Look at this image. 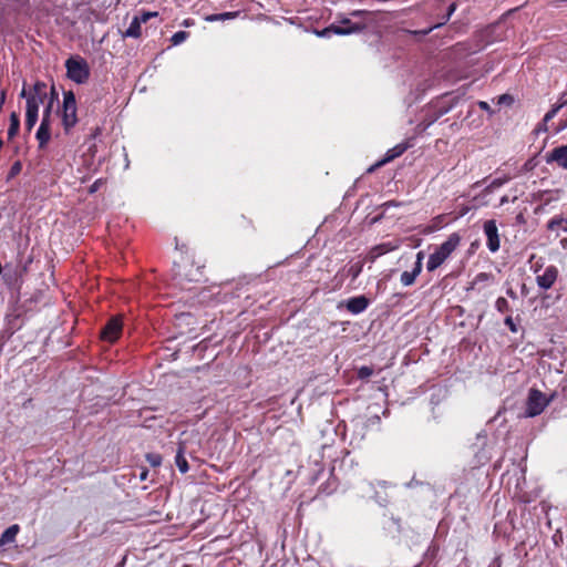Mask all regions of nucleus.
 <instances>
[{
  "mask_svg": "<svg viewBox=\"0 0 567 567\" xmlns=\"http://www.w3.org/2000/svg\"><path fill=\"white\" fill-rule=\"evenodd\" d=\"M48 96L47 85L43 82H35L32 86V95H29L25 105V121L24 126L28 132H31L38 122L39 109Z\"/></svg>",
  "mask_w": 567,
  "mask_h": 567,
  "instance_id": "f257e3e1",
  "label": "nucleus"
},
{
  "mask_svg": "<svg viewBox=\"0 0 567 567\" xmlns=\"http://www.w3.org/2000/svg\"><path fill=\"white\" fill-rule=\"evenodd\" d=\"M461 243V236L457 233L451 234L447 239L437 246L430 255L426 262L427 271L437 269L455 251Z\"/></svg>",
  "mask_w": 567,
  "mask_h": 567,
  "instance_id": "f03ea898",
  "label": "nucleus"
},
{
  "mask_svg": "<svg viewBox=\"0 0 567 567\" xmlns=\"http://www.w3.org/2000/svg\"><path fill=\"white\" fill-rule=\"evenodd\" d=\"M554 394L546 395L538 389H530L526 399L525 417H535L539 415L553 401Z\"/></svg>",
  "mask_w": 567,
  "mask_h": 567,
  "instance_id": "7ed1b4c3",
  "label": "nucleus"
},
{
  "mask_svg": "<svg viewBox=\"0 0 567 567\" xmlns=\"http://www.w3.org/2000/svg\"><path fill=\"white\" fill-rule=\"evenodd\" d=\"M76 110V100L74 93L72 91L64 92L61 117L65 132H69L78 123Z\"/></svg>",
  "mask_w": 567,
  "mask_h": 567,
  "instance_id": "20e7f679",
  "label": "nucleus"
},
{
  "mask_svg": "<svg viewBox=\"0 0 567 567\" xmlns=\"http://www.w3.org/2000/svg\"><path fill=\"white\" fill-rule=\"evenodd\" d=\"M65 68L68 78L78 84L85 83L90 76L89 65L86 61L80 56L68 59Z\"/></svg>",
  "mask_w": 567,
  "mask_h": 567,
  "instance_id": "39448f33",
  "label": "nucleus"
},
{
  "mask_svg": "<svg viewBox=\"0 0 567 567\" xmlns=\"http://www.w3.org/2000/svg\"><path fill=\"white\" fill-rule=\"evenodd\" d=\"M486 236V245L491 252H496L501 247L498 228L494 219L486 220L483 226Z\"/></svg>",
  "mask_w": 567,
  "mask_h": 567,
  "instance_id": "423d86ee",
  "label": "nucleus"
},
{
  "mask_svg": "<svg viewBox=\"0 0 567 567\" xmlns=\"http://www.w3.org/2000/svg\"><path fill=\"white\" fill-rule=\"evenodd\" d=\"M559 275V270L556 266L549 265L547 266L543 274H538L536 276V284L542 290H549L553 288L555 282L557 281Z\"/></svg>",
  "mask_w": 567,
  "mask_h": 567,
  "instance_id": "0eeeda50",
  "label": "nucleus"
},
{
  "mask_svg": "<svg viewBox=\"0 0 567 567\" xmlns=\"http://www.w3.org/2000/svg\"><path fill=\"white\" fill-rule=\"evenodd\" d=\"M365 28L364 24H352L350 28H343L337 24H331L321 31H317V35L320 38L330 37L332 33L337 35H348L362 31Z\"/></svg>",
  "mask_w": 567,
  "mask_h": 567,
  "instance_id": "6e6552de",
  "label": "nucleus"
},
{
  "mask_svg": "<svg viewBox=\"0 0 567 567\" xmlns=\"http://www.w3.org/2000/svg\"><path fill=\"white\" fill-rule=\"evenodd\" d=\"M122 331V321L120 318L115 317L109 320L101 332V337L103 340L109 342H114L118 339Z\"/></svg>",
  "mask_w": 567,
  "mask_h": 567,
  "instance_id": "1a4fd4ad",
  "label": "nucleus"
},
{
  "mask_svg": "<svg viewBox=\"0 0 567 567\" xmlns=\"http://www.w3.org/2000/svg\"><path fill=\"white\" fill-rule=\"evenodd\" d=\"M546 162L557 163V165L564 169H567V145L558 146L547 154Z\"/></svg>",
  "mask_w": 567,
  "mask_h": 567,
  "instance_id": "9d476101",
  "label": "nucleus"
},
{
  "mask_svg": "<svg viewBox=\"0 0 567 567\" xmlns=\"http://www.w3.org/2000/svg\"><path fill=\"white\" fill-rule=\"evenodd\" d=\"M369 306V300L364 296L353 297L348 300L347 309L353 313L359 315L363 312Z\"/></svg>",
  "mask_w": 567,
  "mask_h": 567,
  "instance_id": "9b49d317",
  "label": "nucleus"
},
{
  "mask_svg": "<svg viewBox=\"0 0 567 567\" xmlns=\"http://www.w3.org/2000/svg\"><path fill=\"white\" fill-rule=\"evenodd\" d=\"M547 229L555 233L558 237L561 233H567V218L561 215L554 216L547 223Z\"/></svg>",
  "mask_w": 567,
  "mask_h": 567,
  "instance_id": "f8f14e48",
  "label": "nucleus"
},
{
  "mask_svg": "<svg viewBox=\"0 0 567 567\" xmlns=\"http://www.w3.org/2000/svg\"><path fill=\"white\" fill-rule=\"evenodd\" d=\"M406 148H408V146L405 144L395 145L394 147H392L391 150H389L386 152L383 159H381L380 162H378L375 164V167H380V166L393 161L394 158L399 157L400 155H402L405 152Z\"/></svg>",
  "mask_w": 567,
  "mask_h": 567,
  "instance_id": "ddd939ff",
  "label": "nucleus"
},
{
  "mask_svg": "<svg viewBox=\"0 0 567 567\" xmlns=\"http://www.w3.org/2000/svg\"><path fill=\"white\" fill-rule=\"evenodd\" d=\"M35 137L39 142V147L43 148L51 138V126L47 125V123H40Z\"/></svg>",
  "mask_w": 567,
  "mask_h": 567,
  "instance_id": "4468645a",
  "label": "nucleus"
},
{
  "mask_svg": "<svg viewBox=\"0 0 567 567\" xmlns=\"http://www.w3.org/2000/svg\"><path fill=\"white\" fill-rule=\"evenodd\" d=\"M19 525L14 524L8 527L0 536V546L13 543L19 533Z\"/></svg>",
  "mask_w": 567,
  "mask_h": 567,
  "instance_id": "2eb2a0df",
  "label": "nucleus"
},
{
  "mask_svg": "<svg viewBox=\"0 0 567 567\" xmlns=\"http://www.w3.org/2000/svg\"><path fill=\"white\" fill-rule=\"evenodd\" d=\"M141 20L138 17H134L130 23V27L123 33L124 38H138L141 35Z\"/></svg>",
  "mask_w": 567,
  "mask_h": 567,
  "instance_id": "dca6fc26",
  "label": "nucleus"
},
{
  "mask_svg": "<svg viewBox=\"0 0 567 567\" xmlns=\"http://www.w3.org/2000/svg\"><path fill=\"white\" fill-rule=\"evenodd\" d=\"M175 464L177 466V468L179 470L181 473H186L188 471V463L184 456V446L181 444L178 450H177V453H176V456H175Z\"/></svg>",
  "mask_w": 567,
  "mask_h": 567,
  "instance_id": "f3484780",
  "label": "nucleus"
},
{
  "mask_svg": "<svg viewBox=\"0 0 567 567\" xmlns=\"http://www.w3.org/2000/svg\"><path fill=\"white\" fill-rule=\"evenodd\" d=\"M421 271L415 267L411 271H403L400 278L401 284L405 287L413 285Z\"/></svg>",
  "mask_w": 567,
  "mask_h": 567,
  "instance_id": "a211bd4d",
  "label": "nucleus"
},
{
  "mask_svg": "<svg viewBox=\"0 0 567 567\" xmlns=\"http://www.w3.org/2000/svg\"><path fill=\"white\" fill-rule=\"evenodd\" d=\"M19 127H20L19 115L16 112H12L10 115V126L8 130V138L9 140L13 138L18 134Z\"/></svg>",
  "mask_w": 567,
  "mask_h": 567,
  "instance_id": "6ab92c4d",
  "label": "nucleus"
},
{
  "mask_svg": "<svg viewBox=\"0 0 567 567\" xmlns=\"http://www.w3.org/2000/svg\"><path fill=\"white\" fill-rule=\"evenodd\" d=\"M509 181V177L508 176H504V177H497L495 179H493L487 186L486 188L484 189V193L486 194H491L493 193L495 189L502 187L504 184H506L507 182Z\"/></svg>",
  "mask_w": 567,
  "mask_h": 567,
  "instance_id": "aec40b11",
  "label": "nucleus"
},
{
  "mask_svg": "<svg viewBox=\"0 0 567 567\" xmlns=\"http://www.w3.org/2000/svg\"><path fill=\"white\" fill-rule=\"evenodd\" d=\"M455 9H456V4H455V3L450 4L449 10H447V13H446V16L444 17L443 21L439 22L437 24H435V25H433V27H431V28H429V29H425V30H423V31H420V33H422L423 35H426V34H429L432 30H434L435 28H439V27H441V25L445 24V23H446V21H449V19L451 18V16L454 13Z\"/></svg>",
  "mask_w": 567,
  "mask_h": 567,
  "instance_id": "412c9836",
  "label": "nucleus"
},
{
  "mask_svg": "<svg viewBox=\"0 0 567 567\" xmlns=\"http://www.w3.org/2000/svg\"><path fill=\"white\" fill-rule=\"evenodd\" d=\"M238 16V12H225V13H216V14H210V16H207L205 18L206 21L208 22H214V21H224V20H229V19H234Z\"/></svg>",
  "mask_w": 567,
  "mask_h": 567,
  "instance_id": "4be33fe9",
  "label": "nucleus"
},
{
  "mask_svg": "<svg viewBox=\"0 0 567 567\" xmlns=\"http://www.w3.org/2000/svg\"><path fill=\"white\" fill-rule=\"evenodd\" d=\"M566 103H567L566 101H563L561 103H558V104L554 105V106H553V109H551L550 111H548V112L545 114V116H544L543 121H544V122H546V123H548L550 120H553V118L556 116V114L558 113V111H559V110H560V109H561Z\"/></svg>",
  "mask_w": 567,
  "mask_h": 567,
  "instance_id": "5701e85b",
  "label": "nucleus"
},
{
  "mask_svg": "<svg viewBox=\"0 0 567 567\" xmlns=\"http://www.w3.org/2000/svg\"><path fill=\"white\" fill-rule=\"evenodd\" d=\"M187 37H188L187 32L178 31L173 34L171 41L174 45H178V44L183 43L187 39Z\"/></svg>",
  "mask_w": 567,
  "mask_h": 567,
  "instance_id": "b1692460",
  "label": "nucleus"
},
{
  "mask_svg": "<svg viewBox=\"0 0 567 567\" xmlns=\"http://www.w3.org/2000/svg\"><path fill=\"white\" fill-rule=\"evenodd\" d=\"M495 308L499 312H506L509 310V303L504 297H499L495 302Z\"/></svg>",
  "mask_w": 567,
  "mask_h": 567,
  "instance_id": "393cba45",
  "label": "nucleus"
},
{
  "mask_svg": "<svg viewBox=\"0 0 567 567\" xmlns=\"http://www.w3.org/2000/svg\"><path fill=\"white\" fill-rule=\"evenodd\" d=\"M53 102L50 101L48 105L44 107L43 116L41 123H47V125L51 126V111H52Z\"/></svg>",
  "mask_w": 567,
  "mask_h": 567,
  "instance_id": "a878e982",
  "label": "nucleus"
},
{
  "mask_svg": "<svg viewBox=\"0 0 567 567\" xmlns=\"http://www.w3.org/2000/svg\"><path fill=\"white\" fill-rule=\"evenodd\" d=\"M146 460L154 467L159 466L161 463H162V456L159 454H156V453L147 454L146 455Z\"/></svg>",
  "mask_w": 567,
  "mask_h": 567,
  "instance_id": "bb28decb",
  "label": "nucleus"
},
{
  "mask_svg": "<svg viewBox=\"0 0 567 567\" xmlns=\"http://www.w3.org/2000/svg\"><path fill=\"white\" fill-rule=\"evenodd\" d=\"M373 370L370 367H361L358 371V377L360 379H367L372 375Z\"/></svg>",
  "mask_w": 567,
  "mask_h": 567,
  "instance_id": "cd10ccee",
  "label": "nucleus"
},
{
  "mask_svg": "<svg viewBox=\"0 0 567 567\" xmlns=\"http://www.w3.org/2000/svg\"><path fill=\"white\" fill-rule=\"evenodd\" d=\"M392 248L388 247L386 245H381V246H378L373 249V258H375L377 256H380V255H383L384 252L391 250Z\"/></svg>",
  "mask_w": 567,
  "mask_h": 567,
  "instance_id": "c85d7f7f",
  "label": "nucleus"
},
{
  "mask_svg": "<svg viewBox=\"0 0 567 567\" xmlns=\"http://www.w3.org/2000/svg\"><path fill=\"white\" fill-rule=\"evenodd\" d=\"M157 12H144L138 18L142 23H146L152 17H156Z\"/></svg>",
  "mask_w": 567,
  "mask_h": 567,
  "instance_id": "c756f323",
  "label": "nucleus"
},
{
  "mask_svg": "<svg viewBox=\"0 0 567 567\" xmlns=\"http://www.w3.org/2000/svg\"><path fill=\"white\" fill-rule=\"evenodd\" d=\"M423 258H424V252L423 251H419L416 254V260H415V264H414V267L417 268L419 270H422Z\"/></svg>",
  "mask_w": 567,
  "mask_h": 567,
  "instance_id": "7c9ffc66",
  "label": "nucleus"
},
{
  "mask_svg": "<svg viewBox=\"0 0 567 567\" xmlns=\"http://www.w3.org/2000/svg\"><path fill=\"white\" fill-rule=\"evenodd\" d=\"M505 324L509 328V330L512 332H517V327L516 324L514 323L513 321V318L511 316H508L506 319H505Z\"/></svg>",
  "mask_w": 567,
  "mask_h": 567,
  "instance_id": "2f4dec72",
  "label": "nucleus"
},
{
  "mask_svg": "<svg viewBox=\"0 0 567 567\" xmlns=\"http://www.w3.org/2000/svg\"><path fill=\"white\" fill-rule=\"evenodd\" d=\"M21 171V163L20 162H16L12 166H11V169H10V176H14L17 174H19Z\"/></svg>",
  "mask_w": 567,
  "mask_h": 567,
  "instance_id": "473e14b6",
  "label": "nucleus"
},
{
  "mask_svg": "<svg viewBox=\"0 0 567 567\" xmlns=\"http://www.w3.org/2000/svg\"><path fill=\"white\" fill-rule=\"evenodd\" d=\"M29 95H32V87L27 89L25 85H23L21 93H20V97L25 99V102H27L29 99Z\"/></svg>",
  "mask_w": 567,
  "mask_h": 567,
  "instance_id": "72a5a7b5",
  "label": "nucleus"
},
{
  "mask_svg": "<svg viewBox=\"0 0 567 567\" xmlns=\"http://www.w3.org/2000/svg\"><path fill=\"white\" fill-rule=\"evenodd\" d=\"M543 259H539L537 260L533 266H532V270L534 271V274L538 275L540 269L543 268Z\"/></svg>",
  "mask_w": 567,
  "mask_h": 567,
  "instance_id": "f704fd0d",
  "label": "nucleus"
},
{
  "mask_svg": "<svg viewBox=\"0 0 567 567\" xmlns=\"http://www.w3.org/2000/svg\"><path fill=\"white\" fill-rule=\"evenodd\" d=\"M548 131V126H547V123L546 122H542L540 124H538V126L535 128V133L536 134H539L542 132H547Z\"/></svg>",
  "mask_w": 567,
  "mask_h": 567,
  "instance_id": "c9c22d12",
  "label": "nucleus"
},
{
  "mask_svg": "<svg viewBox=\"0 0 567 567\" xmlns=\"http://www.w3.org/2000/svg\"><path fill=\"white\" fill-rule=\"evenodd\" d=\"M511 102H512V97L507 94L501 95L498 97V104L511 103Z\"/></svg>",
  "mask_w": 567,
  "mask_h": 567,
  "instance_id": "e433bc0d",
  "label": "nucleus"
},
{
  "mask_svg": "<svg viewBox=\"0 0 567 567\" xmlns=\"http://www.w3.org/2000/svg\"><path fill=\"white\" fill-rule=\"evenodd\" d=\"M478 106H480V109H482V110H484L486 112L493 113L492 110H491L489 104L487 102H485V101H480L478 102Z\"/></svg>",
  "mask_w": 567,
  "mask_h": 567,
  "instance_id": "4c0bfd02",
  "label": "nucleus"
},
{
  "mask_svg": "<svg viewBox=\"0 0 567 567\" xmlns=\"http://www.w3.org/2000/svg\"><path fill=\"white\" fill-rule=\"evenodd\" d=\"M353 278H357L361 271V266L358 267H351L349 270Z\"/></svg>",
  "mask_w": 567,
  "mask_h": 567,
  "instance_id": "58836bf2",
  "label": "nucleus"
},
{
  "mask_svg": "<svg viewBox=\"0 0 567 567\" xmlns=\"http://www.w3.org/2000/svg\"><path fill=\"white\" fill-rule=\"evenodd\" d=\"M567 128V120L566 121H560L557 128H556V133H559L564 130Z\"/></svg>",
  "mask_w": 567,
  "mask_h": 567,
  "instance_id": "ea45409f",
  "label": "nucleus"
},
{
  "mask_svg": "<svg viewBox=\"0 0 567 567\" xmlns=\"http://www.w3.org/2000/svg\"><path fill=\"white\" fill-rule=\"evenodd\" d=\"M341 24H342L341 27H343V28H350V27H351L352 24H354V23H353V22H351V20H350V19L344 18V19H342V20H341Z\"/></svg>",
  "mask_w": 567,
  "mask_h": 567,
  "instance_id": "a19ab883",
  "label": "nucleus"
},
{
  "mask_svg": "<svg viewBox=\"0 0 567 567\" xmlns=\"http://www.w3.org/2000/svg\"><path fill=\"white\" fill-rule=\"evenodd\" d=\"M516 198H517V197H516V196H514V197L512 198V202L516 200ZM508 202H511V199H509V197H508V196H506V195H505V196H503V197L501 198V203H499V204H501V205H505V204H507Z\"/></svg>",
  "mask_w": 567,
  "mask_h": 567,
  "instance_id": "79ce46f5",
  "label": "nucleus"
},
{
  "mask_svg": "<svg viewBox=\"0 0 567 567\" xmlns=\"http://www.w3.org/2000/svg\"><path fill=\"white\" fill-rule=\"evenodd\" d=\"M559 244L563 249L567 250V238H561Z\"/></svg>",
  "mask_w": 567,
  "mask_h": 567,
  "instance_id": "37998d69",
  "label": "nucleus"
},
{
  "mask_svg": "<svg viewBox=\"0 0 567 567\" xmlns=\"http://www.w3.org/2000/svg\"><path fill=\"white\" fill-rule=\"evenodd\" d=\"M364 13H365L364 11L355 10V11L351 12V16L359 17V16H362Z\"/></svg>",
  "mask_w": 567,
  "mask_h": 567,
  "instance_id": "c03bdc74",
  "label": "nucleus"
},
{
  "mask_svg": "<svg viewBox=\"0 0 567 567\" xmlns=\"http://www.w3.org/2000/svg\"><path fill=\"white\" fill-rule=\"evenodd\" d=\"M507 295L511 296L512 298H515V293L512 289L507 290Z\"/></svg>",
  "mask_w": 567,
  "mask_h": 567,
  "instance_id": "a18cd8bd",
  "label": "nucleus"
},
{
  "mask_svg": "<svg viewBox=\"0 0 567 567\" xmlns=\"http://www.w3.org/2000/svg\"><path fill=\"white\" fill-rule=\"evenodd\" d=\"M146 476H147V472H146V471H144V472H142V473H141V480H145V478H146Z\"/></svg>",
  "mask_w": 567,
  "mask_h": 567,
  "instance_id": "49530a36",
  "label": "nucleus"
},
{
  "mask_svg": "<svg viewBox=\"0 0 567 567\" xmlns=\"http://www.w3.org/2000/svg\"><path fill=\"white\" fill-rule=\"evenodd\" d=\"M4 102V92L1 93V96H0V104L2 105V103Z\"/></svg>",
  "mask_w": 567,
  "mask_h": 567,
  "instance_id": "de8ad7c7",
  "label": "nucleus"
}]
</instances>
